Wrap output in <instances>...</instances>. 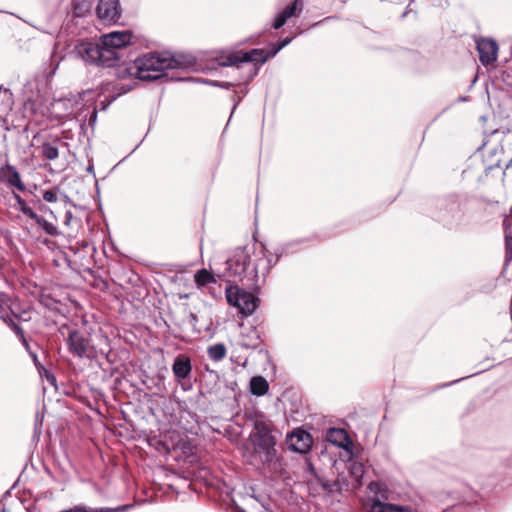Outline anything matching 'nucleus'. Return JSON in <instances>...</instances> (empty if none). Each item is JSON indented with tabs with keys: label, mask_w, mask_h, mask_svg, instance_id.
I'll return each mask as SVG.
<instances>
[{
	"label": "nucleus",
	"mask_w": 512,
	"mask_h": 512,
	"mask_svg": "<svg viewBox=\"0 0 512 512\" xmlns=\"http://www.w3.org/2000/svg\"><path fill=\"white\" fill-rule=\"evenodd\" d=\"M269 390L268 381L262 376L252 377L250 380V392L255 396H263Z\"/></svg>",
	"instance_id": "23"
},
{
	"label": "nucleus",
	"mask_w": 512,
	"mask_h": 512,
	"mask_svg": "<svg viewBox=\"0 0 512 512\" xmlns=\"http://www.w3.org/2000/svg\"><path fill=\"white\" fill-rule=\"evenodd\" d=\"M28 313L26 311H24L23 313L21 314H16V317L19 318V323H22V322H28L31 320V317L30 316H26Z\"/></svg>",
	"instance_id": "43"
},
{
	"label": "nucleus",
	"mask_w": 512,
	"mask_h": 512,
	"mask_svg": "<svg viewBox=\"0 0 512 512\" xmlns=\"http://www.w3.org/2000/svg\"><path fill=\"white\" fill-rule=\"evenodd\" d=\"M96 120H97V110H96V108H94L88 117L89 125L93 126L95 124Z\"/></svg>",
	"instance_id": "42"
},
{
	"label": "nucleus",
	"mask_w": 512,
	"mask_h": 512,
	"mask_svg": "<svg viewBox=\"0 0 512 512\" xmlns=\"http://www.w3.org/2000/svg\"><path fill=\"white\" fill-rule=\"evenodd\" d=\"M30 357L32 358L34 365L36 366V368L38 369V371L40 373H41V370H45L44 366L40 362V360L35 352H30Z\"/></svg>",
	"instance_id": "38"
},
{
	"label": "nucleus",
	"mask_w": 512,
	"mask_h": 512,
	"mask_svg": "<svg viewBox=\"0 0 512 512\" xmlns=\"http://www.w3.org/2000/svg\"><path fill=\"white\" fill-rule=\"evenodd\" d=\"M279 260L277 255H267L262 249L251 263V255L246 247H237L225 262V269L219 277L227 282L238 284L252 290H260L271 269Z\"/></svg>",
	"instance_id": "3"
},
{
	"label": "nucleus",
	"mask_w": 512,
	"mask_h": 512,
	"mask_svg": "<svg viewBox=\"0 0 512 512\" xmlns=\"http://www.w3.org/2000/svg\"><path fill=\"white\" fill-rule=\"evenodd\" d=\"M31 220H33L37 224L38 229L43 231L46 235L57 237L61 234L56 225L47 221L43 216L37 213L31 217Z\"/></svg>",
	"instance_id": "22"
},
{
	"label": "nucleus",
	"mask_w": 512,
	"mask_h": 512,
	"mask_svg": "<svg viewBox=\"0 0 512 512\" xmlns=\"http://www.w3.org/2000/svg\"><path fill=\"white\" fill-rule=\"evenodd\" d=\"M95 12L97 18L105 25L117 23L122 16L119 0H99Z\"/></svg>",
	"instance_id": "12"
},
{
	"label": "nucleus",
	"mask_w": 512,
	"mask_h": 512,
	"mask_svg": "<svg viewBox=\"0 0 512 512\" xmlns=\"http://www.w3.org/2000/svg\"><path fill=\"white\" fill-rule=\"evenodd\" d=\"M208 357L213 361H221L226 357L227 349L223 343H216L207 348Z\"/></svg>",
	"instance_id": "27"
},
{
	"label": "nucleus",
	"mask_w": 512,
	"mask_h": 512,
	"mask_svg": "<svg viewBox=\"0 0 512 512\" xmlns=\"http://www.w3.org/2000/svg\"><path fill=\"white\" fill-rule=\"evenodd\" d=\"M0 181L9 186L15 187L18 191L24 192L26 186L21 179L17 168L9 163L0 167Z\"/></svg>",
	"instance_id": "16"
},
{
	"label": "nucleus",
	"mask_w": 512,
	"mask_h": 512,
	"mask_svg": "<svg viewBox=\"0 0 512 512\" xmlns=\"http://www.w3.org/2000/svg\"><path fill=\"white\" fill-rule=\"evenodd\" d=\"M479 60L484 65H492L497 60L498 45L495 40L480 38L476 41Z\"/></svg>",
	"instance_id": "14"
},
{
	"label": "nucleus",
	"mask_w": 512,
	"mask_h": 512,
	"mask_svg": "<svg viewBox=\"0 0 512 512\" xmlns=\"http://www.w3.org/2000/svg\"><path fill=\"white\" fill-rule=\"evenodd\" d=\"M33 203L38 211L42 213H50L51 215H53V211L48 206H46L40 199L33 200Z\"/></svg>",
	"instance_id": "35"
},
{
	"label": "nucleus",
	"mask_w": 512,
	"mask_h": 512,
	"mask_svg": "<svg viewBox=\"0 0 512 512\" xmlns=\"http://www.w3.org/2000/svg\"><path fill=\"white\" fill-rule=\"evenodd\" d=\"M60 192V188L58 186H54L49 190H45L42 192V198L44 201L53 203L58 200V193Z\"/></svg>",
	"instance_id": "30"
},
{
	"label": "nucleus",
	"mask_w": 512,
	"mask_h": 512,
	"mask_svg": "<svg viewBox=\"0 0 512 512\" xmlns=\"http://www.w3.org/2000/svg\"><path fill=\"white\" fill-rule=\"evenodd\" d=\"M20 340V342L22 343V345L24 346V348L26 349V351L30 354V352H33L32 349H31V346L28 342V339L26 337V334L23 335L22 337L18 338Z\"/></svg>",
	"instance_id": "40"
},
{
	"label": "nucleus",
	"mask_w": 512,
	"mask_h": 512,
	"mask_svg": "<svg viewBox=\"0 0 512 512\" xmlns=\"http://www.w3.org/2000/svg\"><path fill=\"white\" fill-rule=\"evenodd\" d=\"M241 345L244 348L262 349L264 344L259 331L252 327L247 333L242 335Z\"/></svg>",
	"instance_id": "21"
},
{
	"label": "nucleus",
	"mask_w": 512,
	"mask_h": 512,
	"mask_svg": "<svg viewBox=\"0 0 512 512\" xmlns=\"http://www.w3.org/2000/svg\"><path fill=\"white\" fill-rule=\"evenodd\" d=\"M80 223V220L75 217L71 210H66L64 215V225L66 227H71L74 225H78Z\"/></svg>",
	"instance_id": "33"
},
{
	"label": "nucleus",
	"mask_w": 512,
	"mask_h": 512,
	"mask_svg": "<svg viewBox=\"0 0 512 512\" xmlns=\"http://www.w3.org/2000/svg\"><path fill=\"white\" fill-rule=\"evenodd\" d=\"M197 59L191 54H174L167 56L164 53L148 52L138 54L135 59L127 64L120 65L117 69V78L132 77L140 81H160L161 83L174 80L169 77L170 69H195Z\"/></svg>",
	"instance_id": "2"
},
{
	"label": "nucleus",
	"mask_w": 512,
	"mask_h": 512,
	"mask_svg": "<svg viewBox=\"0 0 512 512\" xmlns=\"http://www.w3.org/2000/svg\"><path fill=\"white\" fill-rule=\"evenodd\" d=\"M14 199L17 204V209L22 212L27 218L31 219V217L36 213V211L30 207L25 199H23L19 194L14 193Z\"/></svg>",
	"instance_id": "28"
},
{
	"label": "nucleus",
	"mask_w": 512,
	"mask_h": 512,
	"mask_svg": "<svg viewBox=\"0 0 512 512\" xmlns=\"http://www.w3.org/2000/svg\"><path fill=\"white\" fill-rule=\"evenodd\" d=\"M493 169V166H489L486 171Z\"/></svg>",
	"instance_id": "50"
},
{
	"label": "nucleus",
	"mask_w": 512,
	"mask_h": 512,
	"mask_svg": "<svg viewBox=\"0 0 512 512\" xmlns=\"http://www.w3.org/2000/svg\"><path fill=\"white\" fill-rule=\"evenodd\" d=\"M59 146H68V144L59 136H55L51 140L44 141L38 149L43 159L53 161L59 157Z\"/></svg>",
	"instance_id": "18"
},
{
	"label": "nucleus",
	"mask_w": 512,
	"mask_h": 512,
	"mask_svg": "<svg viewBox=\"0 0 512 512\" xmlns=\"http://www.w3.org/2000/svg\"><path fill=\"white\" fill-rule=\"evenodd\" d=\"M130 508V505H123L121 507L111 509V508H101L97 510H93L92 512H120V511H126Z\"/></svg>",
	"instance_id": "36"
},
{
	"label": "nucleus",
	"mask_w": 512,
	"mask_h": 512,
	"mask_svg": "<svg viewBox=\"0 0 512 512\" xmlns=\"http://www.w3.org/2000/svg\"><path fill=\"white\" fill-rule=\"evenodd\" d=\"M46 378H47V380H48V381H50V382H52V381H55V380H56V378H55V376H54L53 374H50V375H49V374H46Z\"/></svg>",
	"instance_id": "46"
},
{
	"label": "nucleus",
	"mask_w": 512,
	"mask_h": 512,
	"mask_svg": "<svg viewBox=\"0 0 512 512\" xmlns=\"http://www.w3.org/2000/svg\"><path fill=\"white\" fill-rule=\"evenodd\" d=\"M172 372L177 381H182L190 378L192 372V363L189 355L182 353L178 354L172 365Z\"/></svg>",
	"instance_id": "17"
},
{
	"label": "nucleus",
	"mask_w": 512,
	"mask_h": 512,
	"mask_svg": "<svg viewBox=\"0 0 512 512\" xmlns=\"http://www.w3.org/2000/svg\"><path fill=\"white\" fill-rule=\"evenodd\" d=\"M189 318H190V322H191L193 325H195V322L197 321V316H196L194 313L190 312V313H189Z\"/></svg>",
	"instance_id": "45"
},
{
	"label": "nucleus",
	"mask_w": 512,
	"mask_h": 512,
	"mask_svg": "<svg viewBox=\"0 0 512 512\" xmlns=\"http://www.w3.org/2000/svg\"><path fill=\"white\" fill-rule=\"evenodd\" d=\"M0 318L16 334L18 338L25 335V331L21 326V323H19V318L16 317V314L4 313L3 315H0Z\"/></svg>",
	"instance_id": "24"
},
{
	"label": "nucleus",
	"mask_w": 512,
	"mask_h": 512,
	"mask_svg": "<svg viewBox=\"0 0 512 512\" xmlns=\"http://www.w3.org/2000/svg\"><path fill=\"white\" fill-rule=\"evenodd\" d=\"M137 85V82H134L133 85H124V84H113L111 82H106L101 84V89L105 92H114L113 95L108 96L102 101V109H105L108 105H110L117 97L131 91Z\"/></svg>",
	"instance_id": "19"
},
{
	"label": "nucleus",
	"mask_w": 512,
	"mask_h": 512,
	"mask_svg": "<svg viewBox=\"0 0 512 512\" xmlns=\"http://www.w3.org/2000/svg\"><path fill=\"white\" fill-rule=\"evenodd\" d=\"M140 281H141L140 276L138 274L134 273L133 271H130V276L128 277L126 282L131 283V284H137Z\"/></svg>",
	"instance_id": "39"
},
{
	"label": "nucleus",
	"mask_w": 512,
	"mask_h": 512,
	"mask_svg": "<svg viewBox=\"0 0 512 512\" xmlns=\"http://www.w3.org/2000/svg\"><path fill=\"white\" fill-rule=\"evenodd\" d=\"M388 500H395V497L387 482H369L363 505L370 512H411L406 506L387 503Z\"/></svg>",
	"instance_id": "7"
},
{
	"label": "nucleus",
	"mask_w": 512,
	"mask_h": 512,
	"mask_svg": "<svg viewBox=\"0 0 512 512\" xmlns=\"http://www.w3.org/2000/svg\"><path fill=\"white\" fill-rule=\"evenodd\" d=\"M318 483L321 484L323 490H326V491H332L335 488H338V484H339V482H336V481H333V482H318Z\"/></svg>",
	"instance_id": "37"
},
{
	"label": "nucleus",
	"mask_w": 512,
	"mask_h": 512,
	"mask_svg": "<svg viewBox=\"0 0 512 512\" xmlns=\"http://www.w3.org/2000/svg\"><path fill=\"white\" fill-rule=\"evenodd\" d=\"M303 9V0H293L289 5L277 13L273 20L272 27L275 30H279L285 25L288 19L292 17H298L302 13Z\"/></svg>",
	"instance_id": "15"
},
{
	"label": "nucleus",
	"mask_w": 512,
	"mask_h": 512,
	"mask_svg": "<svg viewBox=\"0 0 512 512\" xmlns=\"http://www.w3.org/2000/svg\"><path fill=\"white\" fill-rule=\"evenodd\" d=\"M194 281L196 285L201 288L205 287L210 283H216L215 276L212 272L207 269H200L194 275Z\"/></svg>",
	"instance_id": "26"
},
{
	"label": "nucleus",
	"mask_w": 512,
	"mask_h": 512,
	"mask_svg": "<svg viewBox=\"0 0 512 512\" xmlns=\"http://www.w3.org/2000/svg\"><path fill=\"white\" fill-rule=\"evenodd\" d=\"M286 443L290 450L306 454L311 449L313 440L309 432L302 428H296L287 435Z\"/></svg>",
	"instance_id": "13"
},
{
	"label": "nucleus",
	"mask_w": 512,
	"mask_h": 512,
	"mask_svg": "<svg viewBox=\"0 0 512 512\" xmlns=\"http://www.w3.org/2000/svg\"><path fill=\"white\" fill-rule=\"evenodd\" d=\"M92 8V0H72L73 15L78 18L87 16Z\"/></svg>",
	"instance_id": "25"
},
{
	"label": "nucleus",
	"mask_w": 512,
	"mask_h": 512,
	"mask_svg": "<svg viewBox=\"0 0 512 512\" xmlns=\"http://www.w3.org/2000/svg\"><path fill=\"white\" fill-rule=\"evenodd\" d=\"M307 467L311 472H314V467L310 461H306Z\"/></svg>",
	"instance_id": "47"
},
{
	"label": "nucleus",
	"mask_w": 512,
	"mask_h": 512,
	"mask_svg": "<svg viewBox=\"0 0 512 512\" xmlns=\"http://www.w3.org/2000/svg\"><path fill=\"white\" fill-rule=\"evenodd\" d=\"M293 39L294 36H287L286 38L279 42L271 43L269 46L273 53V56H275L282 48L290 44Z\"/></svg>",
	"instance_id": "32"
},
{
	"label": "nucleus",
	"mask_w": 512,
	"mask_h": 512,
	"mask_svg": "<svg viewBox=\"0 0 512 512\" xmlns=\"http://www.w3.org/2000/svg\"><path fill=\"white\" fill-rule=\"evenodd\" d=\"M206 488H210V487H213L214 485V482H204Z\"/></svg>",
	"instance_id": "48"
},
{
	"label": "nucleus",
	"mask_w": 512,
	"mask_h": 512,
	"mask_svg": "<svg viewBox=\"0 0 512 512\" xmlns=\"http://www.w3.org/2000/svg\"><path fill=\"white\" fill-rule=\"evenodd\" d=\"M326 440L331 444L346 450L349 449V446L353 445L348 432L343 428H329L326 434Z\"/></svg>",
	"instance_id": "20"
},
{
	"label": "nucleus",
	"mask_w": 512,
	"mask_h": 512,
	"mask_svg": "<svg viewBox=\"0 0 512 512\" xmlns=\"http://www.w3.org/2000/svg\"><path fill=\"white\" fill-rule=\"evenodd\" d=\"M58 331L66 344L68 353L73 357L89 361L105 358L111 365L116 363V354L113 353L111 340L101 328H93L83 320L81 324L64 323Z\"/></svg>",
	"instance_id": "1"
},
{
	"label": "nucleus",
	"mask_w": 512,
	"mask_h": 512,
	"mask_svg": "<svg viewBox=\"0 0 512 512\" xmlns=\"http://www.w3.org/2000/svg\"><path fill=\"white\" fill-rule=\"evenodd\" d=\"M134 35L131 31H113L108 34H104L100 37V41L105 46V48L111 50L117 55V64L115 65V75L117 76V69L120 65L127 64L135 59L129 57L128 59L124 58V49L127 46L134 43L133 41Z\"/></svg>",
	"instance_id": "11"
},
{
	"label": "nucleus",
	"mask_w": 512,
	"mask_h": 512,
	"mask_svg": "<svg viewBox=\"0 0 512 512\" xmlns=\"http://www.w3.org/2000/svg\"><path fill=\"white\" fill-rule=\"evenodd\" d=\"M200 482H143L140 487L145 498L142 502H153L162 498H175L185 501L186 495L198 493L197 484Z\"/></svg>",
	"instance_id": "6"
},
{
	"label": "nucleus",
	"mask_w": 512,
	"mask_h": 512,
	"mask_svg": "<svg viewBox=\"0 0 512 512\" xmlns=\"http://www.w3.org/2000/svg\"><path fill=\"white\" fill-rule=\"evenodd\" d=\"M212 85L216 86V87H221V88H225V89H229L230 87L234 86L233 83H230V82H218V81H214L211 83Z\"/></svg>",
	"instance_id": "41"
},
{
	"label": "nucleus",
	"mask_w": 512,
	"mask_h": 512,
	"mask_svg": "<svg viewBox=\"0 0 512 512\" xmlns=\"http://www.w3.org/2000/svg\"><path fill=\"white\" fill-rule=\"evenodd\" d=\"M77 57L89 64H95L103 68H111L117 64V55L105 46L97 42L83 41L74 48Z\"/></svg>",
	"instance_id": "8"
},
{
	"label": "nucleus",
	"mask_w": 512,
	"mask_h": 512,
	"mask_svg": "<svg viewBox=\"0 0 512 512\" xmlns=\"http://www.w3.org/2000/svg\"><path fill=\"white\" fill-rule=\"evenodd\" d=\"M92 287L99 289L101 291H104L108 289L109 285L106 280H104L102 277H95L94 281L91 283Z\"/></svg>",
	"instance_id": "34"
},
{
	"label": "nucleus",
	"mask_w": 512,
	"mask_h": 512,
	"mask_svg": "<svg viewBox=\"0 0 512 512\" xmlns=\"http://www.w3.org/2000/svg\"><path fill=\"white\" fill-rule=\"evenodd\" d=\"M42 243H43L44 245H46V246H49V244L51 243V241H50L49 239H44V240L42 241Z\"/></svg>",
	"instance_id": "49"
},
{
	"label": "nucleus",
	"mask_w": 512,
	"mask_h": 512,
	"mask_svg": "<svg viewBox=\"0 0 512 512\" xmlns=\"http://www.w3.org/2000/svg\"><path fill=\"white\" fill-rule=\"evenodd\" d=\"M273 57V53L269 47L267 50L261 48H253L248 51L221 50L216 53L212 60L220 67L232 66L239 68L242 63H253V67L249 70L247 76L241 80L242 83L248 84L257 76L260 66Z\"/></svg>",
	"instance_id": "5"
},
{
	"label": "nucleus",
	"mask_w": 512,
	"mask_h": 512,
	"mask_svg": "<svg viewBox=\"0 0 512 512\" xmlns=\"http://www.w3.org/2000/svg\"><path fill=\"white\" fill-rule=\"evenodd\" d=\"M146 441L149 447L166 459L168 456H173L177 462L193 463L198 458L197 445L186 433L179 430L170 429L149 435Z\"/></svg>",
	"instance_id": "4"
},
{
	"label": "nucleus",
	"mask_w": 512,
	"mask_h": 512,
	"mask_svg": "<svg viewBox=\"0 0 512 512\" xmlns=\"http://www.w3.org/2000/svg\"><path fill=\"white\" fill-rule=\"evenodd\" d=\"M258 291L231 284L226 287L225 294L228 304L236 307L243 317H247L253 314L259 305L260 300L255 295Z\"/></svg>",
	"instance_id": "10"
},
{
	"label": "nucleus",
	"mask_w": 512,
	"mask_h": 512,
	"mask_svg": "<svg viewBox=\"0 0 512 512\" xmlns=\"http://www.w3.org/2000/svg\"><path fill=\"white\" fill-rule=\"evenodd\" d=\"M4 313H7V314H16L15 312H13L10 308H3V307H0V315H3Z\"/></svg>",
	"instance_id": "44"
},
{
	"label": "nucleus",
	"mask_w": 512,
	"mask_h": 512,
	"mask_svg": "<svg viewBox=\"0 0 512 512\" xmlns=\"http://www.w3.org/2000/svg\"><path fill=\"white\" fill-rule=\"evenodd\" d=\"M23 110L25 115L34 116L38 111V105L36 100L28 98L23 103Z\"/></svg>",
	"instance_id": "31"
},
{
	"label": "nucleus",
	"mask_w": 512,
	"mask_h": 512,
	"mask_svg": "<svg viewBox=\"0 0 512 512\" xmlns=\"http://www.w3.org/2000/svg\"><path fill=\"white\" fill-rule=\"evenodd\" d=\"M276 433L278 431L274 428L271 420L265 419L263 415L255 419L254 429L250 437L255 447L265 453L266 460H271L275 455Z\"/></svg>",
	"instance_id": "9"
},
{
	"label": "nucleus",
	"mask_w": 512,
	"mask_h": 512,
	"mask_svg": "<svg viewBox=\"0 0 512 512\" xmlns=\"http://www.w3.org/2000/svg\"><path fill=\"white\" fill-rule=\"evenodd\" d=\"M512 261V229H505V265Z\"/></svg>",
	"instance_id": "29"
}]
</instances>
